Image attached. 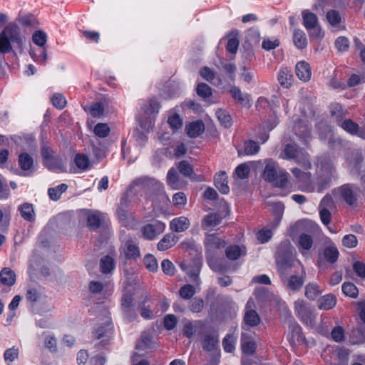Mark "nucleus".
I'll list each match as a JSON object with an SVG mask.
<instances>
[{
  "mask_svg": "<svg viewBox=\"0 0 365 365\" xmlns=\"http://www.w3.org/2000/svg\"><path fill=\"white\" fill-rule=\"evenodd\" d=\"M24 38L19 26L16 23H10L0 33V48L4 53H9L12 50L11 43L21 48Z\"/></svg>",
  "mask_w": 365,
  "mask_h": 365,
  "instance_id": "f257e3e1",
  "label": "nucleus"
},
{
  "mask_svg": "<svg viewBox=\"0 0 365 365\" xmlns=\"http://www.w3.org/2000/svg\"><path fill=\"white\" fill-rule=\"evenodd\" d=\"M263 176L265 180L273 183L277 187H284L287 183L288 173L278 170L277 163L272 159L265 160Z\"/></svg>",
  "mask_w": 365,
  "mask_h": 365,
  "instance_id": "f03ea898",
  "label": "nucleus"
},
{
  "mask_svg": "<svg viewBox=\"0 0 365 365\" xmlns=\"http://www.w3.org/2000/svg\"><path fill=\"white\" fill-rule=\"evenodd\" d=\"M281 155L286 160H294L298 165L306 170L312 168L309 155L304 149L295 144H286Z\"/></svg>",
  "mask_w": 365,
  "mask_h": 365,
  "instance_id": "7ed1b4c3",
  "label": "nucleus"
},
{
  "mask_svg": "<svg viewBox=\"0 0 365 365\" xmlns=\"http://www.w3.org/2000/svg\"><path fill=\"white\" fill-rule=\"evenodd\" d=\"M302 24L312 39L320 41L324 36L318 16L308 9L302 11Z\"/></svg>",
  "mask_w": 365,
  "mask_h": 365,
  "instance_id": "20e7f679",
  "label": "nucleus"
},
{
  "mask_svg": "<svg viewBox=\"0 0 365 365\" xmlns=\"http://www.w3.org/2000/svg\"><path fill=\"white\" fill-rule=\"evenodd\" d=\"M32 40L40 48L31 51L30 55L34 61L44 64L47 60L46 50L44 47L47 41V35L44 31L38 30L34 33Z\"/></svg>",
  "mask_w": 365,
  "mask_h": 365,
  "instance_id": "39448f33",
  "label": "nucleus"
},
{
  "mask_svg": "<svg viewBox=\"0 0 365 365\" xmlns=\"http://www.w3.org/2000/svg\"><path fill=\"white\" fill-rule=\"evenodd\" d=\"M297 262L298 267L300 268V271L297 274H291L290 276L286 274L280 277L284 287L292 292L299 290L303 286L306 278V272L304 266L300 261Z\"/></svg>",
  "mask_w": 365,
  "mask_h": 365,
  "instance_id": "423d86ee",
  "label": "nucleus"
},
{
  "mask_svg": "<svg viewBox=\"0 0 365 365\" xmlns=\"http://www.w3.org/2000/svg\"><path fill=\"white\" fill-rule=\"evenodd\" d=\"M294 305L296 315L300 321L306 326L313 327L316 317L311 307L303 299H297Z\"/></svg>",
  "mask_w": 365,
  "mask_h": 365,
  "instance_id": "0eeeda50",
  "label": "nucleus"
},
{
  "mask_svg": "<svg viewBox=\"0 0 365 365\" xmlns=\"http://www.w3.org/2000/svg\"><path fill=\"white\" fill-rule=\"evenodd\" d=\"M121 310L125 320L128 322H133L137 318V312L133 303L132 292L125 291L121 298Z\"/></svg>",
  "mask_w": 365,
  "mask_h": 365,
  "instance_id": "6e6552de",
  "label": "nucleus"
},
{
  "mask_svg": "<svg viewBox=\"0 0 365 365\" xmlns=\"http://www.w3.org/2000/svg\"><path fill=\"white\" fill-rule=\"evenodd\" d=\"M339 193L343 200L349 206L356 207L360 193L359 187L354 184H345L338 189Z\"/></svg>",
  "mask_w": 365,
  "mask_h": 365,
  "instance_id": "1a4fd4ad",
  "label": "nucleus"
},
{
  "mask_svg": "<svg viewBox=\"0 0 365 365\" xmlns=\"http://www.w3.org/2000/svg\"><path fill=\"white\" fill-rule=\"evenodd\" d=\"M205 255H217V251L226 245L225 240H222L216 234H209L205 237Z\"/></svg>",
  "mask_w": 365,
  "mask_h": 365,
  "instance_id": "9d476101",
  "label": "nucleus"
},
{
  "mask_svg": "<svg viewBox=\"0 0 365 365\" xmlns=\"http://www.w3.org/2000/svg\"><path fill=\"white\" fill-rule=\"evenodd\" d=\"M120 254L125 259H136L140 257V250L136 241L130 237L125 240L121 245Z\"/></svg>",
  "mask_w": 365,
  "mask_h": 365,
  "instance_id": "9b49d317",
  "label": "nucleus"
},
{
  "mask_svg": "<svg viewBox=\"0 0 365 365\" xmlns=\"http://www.w3.org/2000/svg\"><path fill=\"white\" fill-rule=\"evenodd\" d=\"M113 326L111 320L107 317L105 322L94 331V336L97 339H103L101 343L104 346L108 344L113 334Z\"/></svg>",
  "mask_w": 365,
  "mask_h": 365,
  "instance_id": "f8f14e48",
  "label": "nucleus"
},
{
  "mask_svg": "<svg viewBox=\"0 0 365 365\" xmlns=\"http://www.w3.org/2000/svg\"><path fill=\"white\" fill-rule=\"evenodd\" d=\"M165 224L156 221L153 223H149L142 227L143 236L145 239L152 240L155 238L156 236L162 233L165 230Z\"/></svg>",
  "mask_w": 365,
  "mask_h": 365,
  "instance_id": "ddd939ff",
  "label": "nucleus"
},
{
  "mask_svg": "<svg viewBox=\"0 0 365 365\" xmlns=\"http://www.w3.org/2000/svg\"><path fill=\"white\" fill-rule=\"evenodd\" d=\"M297 261L299 260L290 256L279 257L277 259V266L279 277L288 274L291 268L298 267Z\"/></svg>",
  "mask_w": 365,
  "mask_h": 365,
  "instance_id": "4468645a",
  "label": "nucleus"
},
{
  "mask_svg": "<svg viewBox=\"0 0 365 365\" xmlns=\"http://www.w3.org/2000/svg\"><path fill=\"white\" fill-rule=\"evenodd\" d=\"M232 98L243 107L250 108L252 104L250 94L243 93L240 88L233 86L229 91Z\"/></svg>",
  "mask_w": 365,
  "mask_h": 365,
  "instance_id": "2eb2a0df",
  "label": "nucleus"
},
{
  "mask_svg": "<svg viewBox=\"0 0 365 365\" xmlns=\"http://www.w3.org/2000/svg\"><path fill=\"white\" fill-rule=\"evenodd\" d=\"M18 163L21 170L24 174L19 173V175L27 176L34 170V159L27 153H21L18 158Z\"/></svg>",
  "mask_w": 365,
  "mask_h": 365,
  "instance_id": "dca6fc26",
  "label": "nucleus"
},
{
  "mask_svg": "<svg viewBox=\"0 0 365 365\" xmlns=\"http://www.w3.org/2000/svg\"><path fill=\"white\" fill-rule=\"evenodd\" d=\"M338 124L349 134L365 139V131L361 130L359 125L352 120L345 119L344 120H341Z\"/></svg>",
  "mask_w": 365,
  "mask_h": 365,
  "instance_id": "f3484780",
  "label": "nucleus"
},
{
  "mask_svg": "<svg viewBox=\"0 0 365 365\" xmlns=\"http://www.w3.org/2000/svg\"><path fill=\"white\" fill-rule=\"evenodd\" d=\"M128 204L129 200L128 195L124 193L120 199V202L116 210V215L125 226H127L126 222L128 220Z\"/></svg>",
  "mask_w": 365,
  "mask_h": 365,
  "instance_id": "a211bd4d",
  "label": "nucleus"
},
{
  "mask_svg": "<svg viewBox=\"0 0 365 365\" xmlns=\"http://www.w3.org/2000/svg\"><path fill=\"white\" fill-rule=\"evenodd\" d=\"M38 339L43 346L49 350V351L52 353L57 351V341L54 334L50 332L43 331L38 336Z\"/></svg>",
  "mask_w": 365,
  "mask_h": 365,
  "instance_id": "6ab92c4d",
  "label": "nucleus"
},
{
  "mask_svg": "<svg viewBox=\"0 0 365 365\" xmlns=\"http://www.w3.org/2000/svg\"><path fill=\"white\" fill-rule=\"evenodd\" d=\"M295 72L298 78L304 82H307L312 76L310 65L305 61H299L295 66Z\"/></svg>",
  "mask_w": 365,
  "mask_h": 365,
  "instance_id": "aec40b11",
  "label": "nucleus"
},
{
  "mask_svg": "<svg viewBox=\"0 0 365 365\" xmlns=\"http://www.w3.org/2000/svg\"><path fill=\"white\" fill-rule=\"evenodd\" d=\"M295 134L302 138L304 143L307 145L311 138V128L302 121H299L294 125Z\"/></svg>",
  "mask_w": 365,
  "mask_h": 365,
  "instance_id": "412c9836",
  "label": "nucleus"
},
{
  "mask_svg": "<svg viewBox=\"0 0 365 365\" xmlns=\"http://www.w3.org/2000/svg\"><path fill=\"white\" fill-rule=\"evenodd\" d=\"M190 222L189 219L185 216L175 217L170 221V229L176 232H184L189 228Z\"/></svg>",
  "mask_w": 365,
  "mask_h": 365,
  "instance_id": "4be33fe9",
  "label": "nucleus"
},
{
  "mask_svg": "<svg viewBox=\"0 0 365 365\" xmlns=\"http://www.w3.org/2000/svg\"><path fill=\"white\" fill-rule=\"evenodd\" d=\"M227 175L225 172L217 173L214 178L215 185L222 194H227L230 192V187L227 185Z\"/></svg>",
  "mask_w": 365,
  "mask_h": 365,
  "instance_id": "5701e85b",
  "label": "nucleus"
},
{
  "mask_svg": "<svg viewBox=\"0 0 365 365\" xmlns=\"http://www.w3.org/2000/svg\"><path fill=\"white\" fill-rule=\"evenodd\" d=\"M298 245L299 252L302 255L305 256L313 245L312 236L307 233H301L298 238Z\"/></svg>",
  "mask_w": 365,
  "mask_h": 365,
  "instance_id": "b1692460",
  "label": "nucleus"
},
{
  "mask_svg": "<svg viewBox=\"0 0 365 365\" xmlns=\"http://www.w3.org/2000/svg\"><path fill=\"white\" fill-rule=\"evenodd\" d=\"M277 79L279 84L284 88H288L292 84L293 74L288 68H281L279 71Z\"/></svg>",
  "mask_w": 365,
  "mask_h": 365,
  "instance_id": "393cba45",
  "label": "nucleus"
},
{
  "mask_svg": "<svg viewBox=\"0 0 365 365\" xmlns=\"http://www.w3.org/2000/svg\"><path fill=\"white\" fill-rule=\"evenodd\" d=\"M219 345V336L217 334H207L203 337L202 341V349L206 351H212Z\"/></svg>",
  "mask_w": 365,
  "mask_h": 365,
  "instance_id": "a878e982",
  "label": "nucleus"
},
{
  "mask_svg": "<svg viewBox=\"0 0 365 365\" xmlns=\"http://www.w3.org/2000/svg\"><path fill=\"white\" fill-rule=\"evenodd\" d=\"M187 134L190 138H196L205 130V125L202 120H196L186 125Z\"/></svg>",
  "mask_w": 365,
  "mask_h": 365,
  "instance_id": "bb28decb",
  "label": "nucleus"
},
{
  "mask_svg": "<svg viewBox=\"0 0 365 365\" xmlns=\"http://www.w3.org/2000/svg\"><path fill=\"white\" fill-rule=\"evenodd\" d=\"M336 298L332 294H327L321 297L317 301V306L319 309L329 310L335 307Z\"/></svg>",
  "mask_w": 365,
  "mask_h": 365,
  "instance_id": "cd10ccee",
  "label": "nucleus"
},
{
  "mask_svg": "<svg viewBox=\"0 0 365 365\" xmlns=\"http://www.w3.org/2000/svg\"><path fill=\"white\" fill-rule=\"evenodd\" d=\"M207 262L212 270L216 272L225 273L227 267L222 261L216 257V255H205Z\"/></svg>",
  "mask_w": 365,
  "mask_h": 365,
  "instance_id": "c85d7f7f",
  "label": "nucleus"
},
{
  "mask_svg": "<svg viewBox=\"0 0 365 365\" xmlns=\"http://www.w3.org/2000/svg\"><path fill=\"white\" fill-rule=\"evenodd\" d=\"M245 255L246 249L245 247L235 245H230L225 249V255L230 260H236Z\"/></svg>",
  "mask_w": 365,
  "mask_h": 365,
  "instance_id": "c756f323",
  "label": "nucleus"
},
{
  "mask_svg": "<svg viewBox=\"0 0 365 365\" xmlns=\"http://www.w3.org/2000/svg\"><path fill=\"white\" fill-rule=\"evenodd\" d=\"M15 282L16 274L9 267L2 269L0 272V284L7 287H11Z\"/></svg>",
  "mask_w": 365,
  "mask_h": 365,
  "instance_id": "7c9ffc66",
  "label": "nucleus"
},
{
  "mask_svg": "<svg viewBox=\"0 0 365 365\" xmlns=\"http://www.w3.org/2000/svg\"><path fill=\"white\" fill-rule=\"evenodd\" d=\"M221 222V217L217 213H210L205 215L202 221V227L205 230H210L218 225Z\"/></svg>",
  "mask_w": 365,
  "mask_h": 365,
  "instance_id": "2f4dec72",
  "label": "nucleus"
},
{
  "mask_svg": "<svg viewBox=\"0 0 365 365\" xmlns=\"http://www.w3.org/2000/svg\"><path fill=\"white\" fill-rule=\"evenodd\" d=\"M178 240V237L175 236L174 235L167 234L158 243V250L160 251L166 250L174 246L176 244Z\"/></svg>",
  "mask_w": 365,
  "mask_h": 365,
  "instance_id": "473e14b6",
  "label": "nucleus"
},
{
  "mask_svg": "<svg viewBox=\"0 0 365 365\" xmlns=\"http://www.w3.org/2000/svg\"><path fill=\"white\" fill-rule=\"evenodd\" d=\"M293 41L297 48H304L307 46V38L304 31L295 29L293 32Z\"/></svg>",
  "mask_w": 365,
  "mask_h": 365,
  "instance_id": "72a5a7b5",
  "label": "nucleus"
},
{
  "mask_svg": "<svg viewBox=\"0 0 365 365\" xmlns=\"http://www.w3.org/2000/svg\"><path fill=\"white\" fill-rule=\"evenodd\" d=\"M203 323L201 321H196L195 323L187 322L183 327V334L188 339H191L195 334L197 329L202 328Z\"/></svg>",
  "mask_w": 365,
  "mask_h": 365,
  "instance_id": "f704fd0d",
  "label": "nucleus"
},
{
  "mask_svg": "<svg viewBox=\"0 0 365 365\" xmlns=\"http://www.w3.org/2000/svg\"><path fill=\"white\" fill-rule=\"evenodd\" d=\"M101 271L103 274L110 273L115 268V261L109 255L103 257L100 260Z\"/></svg>",
  "mask_w": 365,
  "mask_h": 365,
  "instance_id": "c9c22d12",
  "label": "nucleus"
},
{
  "mask_svg": "<svg viewBox=\"0 0 365 365\" xmlns=\"http://www.w3.org/2000/svg\"><path fill=\"white\" fill-rule=\"evenodd\" d=\"M102 217L100 212H96L88 215L87 225L91 230H96L100 227Z\"/></svg>",
  "mask_w": 365,
  "mask_h": 365,
  "instance_id": "e433bc0d",
  "label": "nucleus"
},
{
  "mask_svg": "<svg viewBox=\"0 0 365 365\" xmlns=\"http://www.w3.org/2000/svg\"><path fill=\"white\" fill-rule=\"evenodd\" d=\"M322 289L315 283H308L305 286V297L310 299H315L319 294L322 293Z\"/></svg>",
  "mask_w": 365,
  "mask_h": 365,
  "instance_id": "4c0bfd02",
  "label": "nucleus"
},
{
  "mask_svg": "<svg viewBox=\"0 0 365 365\" xmlns=\"http://www.w3.org/2000/svg\"><path fill=\"white\" fill-rule=\"evenodd\" d=\"M244 322L246 326L256 327L260 322V318L257 312L255 310H247L244 317Z\"/></svg>",
  "mask_w": 365,
  "mask_h": 365,
  "instance_id": "58836bf2",
  "label": "nucleus"
},
{
  "mask_svg": "<svg viewBox=\"0 0 365 365\" xmlns=\"http://www.w3.org/2000/svg\"><path fill=\"white\" fill-rule=\"evenodd\" d=\"M289 330L292 332V336L295 338L298 342L304 341L305 338L302 334L301 327L292 318L289 323Z\"/></svg>",
  "mask_w": 365,
  "mask_h": 365,
  "instance_id": "ea45409f",
  "label": "nucleus"
},
{
  "mask_svg": "<svg viewBox=\"0 0 365 365\" xmlns=\"http://www.w3.org/2000/svg\"><path fill=\"white\" fill-rule=\"evenodd\" d=\"M268 205L272 207V212L275 217V226L278 225L281 219L282 218L284 210V205L280 202H267Z\"/></svg>",
  "mask_w": 365,
  "mask_h": 365,
  "instance_id": "a19ab883",
  "label": "nucleus"
},
{
  "mask_svg": "<svg viewBox=\"0 0 365 365\" xmlns=\"http://www.w3.org/2000/svg\"><path fill=\"white\" fill-rule=\"evenodd\" d=\"M19 210L21 217L29 222H31L35 218L34 210L32 204L24 203L19 207Z\"/></svg>",
  "mask_w": 365,
  "mask_h": 365,
  "instance_id": "79ce46f5",
  "label": "nucleus"
},
{
  "mask_svg": "<svg viewBox=\"0 0 365 365\" xmlns=\"http://www.w3.org/2000/svg\"><path fill=\"white\" fill-rule=\"evenodd\" d=\"M182 269L190 276V279L197 282L199 279V273L201 267V263L198 262H193L194 267H187L185 264L180 265Z\"/></svg>",
  "mask_w": 365,
  "mask_h": 365,
  "instance_id": "37998d69",
  "label": "nucleus"
},
{
  "mask_svg": "<svg viewBox=\"0 0 365 365\" xmlns=\"http://www.w3.org/2000/svg\"><path fill=\"white\" fill-rule=\"evenodd\" d=\"M68 185L65 183L58 185L56 187H51L48 190L49 197L54 201L60 199L61 195L66 191Z\"/></svg>",
  "mask_w": 365,
  "mask_h": 365,
  "instance_id": "c03bdc74",
  "label": "nucleus"
},
{
  "mask_svg": "<svg viewBox=\"0 0 365 365\" xmlns=\"http://www.w3.org/2000/svg\"><path fill=\"white\" fill-rule=\"evenodd\" d=\"M326 19L331 26H336L341 23L342 17L335 9H331L326 14Z\"/></svg>",
  "mask_w": 365,
  "mask_h": 365,
  "instance_id": "a18cd8bd",
  "label": "nucleus"
},
{
  "mask_svg": "<svg viewBox=\"0 0 365 365\" xmlns=\"http://www.w3.org/2000/svg\"><path fill=\"white\" fill-rule=\"evenodd\" d=\"M179 175L175 168H170L167 174V182L173 189H179Z\"/></svg>",
  "mask_w": 365,
  "mask_h": 365,
  "instance_id": "49530a36",
  "label": "nucleus"
},
{
  "mask_svg": "<svg viewBox=\"0 0 365 365\" xmlns=\"http://www.w3.org/2000/svg\"><path fill=\"white\" fill-rule=\"evenodd\" d=\"M74 163L77 168L81 170H86L89 168L90 161L87 155L78 153L74 158Z\"/></svg>",
  "mask_w": 365,
  "mask_h": 365,
  "instance_id": "de8ad7c7",
  "label": "nucleus"
},
{
  "mask_svg": "<svg viewBox=\"0 0 365 365\" xmlns=\"http://www.w3.org/2000/svg\"><path fill=\"white\" fill-rule=\"evenodd\" d=\"M324 257L328 262L333 264L336 262L338 259L339 251L335 247H327L324 250Z\"/></svg>",
  "mask_w": 365,
  "mask_h": 365,
  "instance_id": "09e8293b",
  "label": "nucleus"
},
{
  "mask_svg": "<svg viewBox=\"0 0 365 365\" xmlns=\"http://www.w3.org/2000/svg\"><path fill=\"white\" fill-rule=\"evenodd\" d=\"M110 129L107 123H97L93 129L94 134L101 138H106L109 135Z\"/></svg>",
  "mask_w": 365,
  "mask_h": 365,
  "instance_id": "8fccbe9b",
  "label": "nucleus"
},
{
  "mask_svg": "<svg viewBox=\"0 0 365 365\" xmlns=\"http://www.w3.org/2000/svg\"><path fill=\"white\" fill-rule=\"evenodd\" d=\"M341 289L346 296L351 298H356L358 297V289L356 285L351 282H344L342 284Z\"/></svg>",
  "mask_w": 365,
  "mask_h": 365,
  "instance_id": "3c124183",
  "label": "nucleus"
},
{
  "mask_svg": "<svg viewBox=\"0 0 365 365\" xmlns=\"http://www.w3.org/2000/svg\"><path fill=\"white\" fill-rule=\"evenodd\" d=\"M216 115L219 121L225 128H228L232 125L231 116L225 110H218Z\"/></svg>",
  "mask_w": 365,
  "mask_h": 365,
  "instance_id": "603ef678",
  "label": "nucleus"
},
{
  "mask_svg": "<svg viewBox=\"0 0 365 365\" xmlns=\"http://www.w3.org/2000/svg\"><path fill=\"white\" fill-rule=\"evenodd\" d=\"M143 263L146 269L150 272H155L158 270V265L155 257L152 255H146L143 259Z\"/></svg>",
  "mask_w": 365,
  "mask_h": 365,
  "instance_id": "864d4df0",
  "label": "nucleus"
},
{
  "mask_svg": "<svg viewBox=\"0 0 365 365\" xmlns=\"http://www.w3.org/2000/svg\"><path fill=\"white\" fill-rule=\"evenodd\" d=\"M195 294V289L192 285L190 284L183 285L179 290L180 296L184 299H191Z\"/></svg>",
  "mask_w": 365,
  "mask_h": 365,
  "instance_id": "5fc2aeb1",
  "label": "nucleus"
},
{
  "mask_svg": "<svg viewBox=\"0 0 365 365\" xmlns=\"http://www.w3.org/2000/svg\"><path fill=\"white\" fill-rule=\"evenodd\" d=\"M294 176L299 181L305 184H308L310 181L311 174L309 172H303L299 168L292 169Z\"/></svg>",
  "mask_w": 365,
  "mask_h": 365,
  "instance_id": "6e6d98bb",
  "label": "nucleus"
},
{
  "mask_svg": "<svg viewBox=\"0 0 365 365\" xmlns=\"http://www.w3.org/2000/svg\"><path fill=\"white\" fill-rule=\"evenodd\" d=\"M19 350L18 348L13 346L12 348L7 349L4 351V357L6 363L9 365L15 359H18Z\"/></svg>",
  "mask_w": 365,
  "mask_h": 365,
  "instance_id": "4d7b16f0",
  "label": "nucleus"
},
{
  "mask_svg": "<svg viewBox=\"0 0 365 365\" xmlns=\"http://www.w3.org/2000/svg\"><path fill=\"white\" fill-rule=\"evenodd\" d=\"M235 339L232 334H227L222 340V346L225 352L232 353L235 350Z\"/></svg>",
  "mask_w": 365,
  "mask_h": 365,
  "instance_id": "13d9d810",
  "label": "nucleus"
},
{
  "mask_svg": "<svg viewBox=\"0 0 365 365\" xmlns=\"http://www.w3.org/2000/svg\"><path fill=\"white\" fill-rule=\"evenodd\" d=\"M197 94L201 98H208L212 95V88L205 83L197 84L196 88Z\"/></svg>",
  "mask_w": 365,
  "mask_h": 365,
  "instance_id": "bf43d9fd",
  "label": "nucleus"
},
{
  "mask_svg": "<svg viewBox=\"0 0 365 365\" xmlns=\"http://www.w3.org/2000/svg\"><path fill=\"white\" fill-rule=\"evenodd\" d=\"M334 45L339 51L345 52L349 48V40L345 36H339L335 40Z\"/></svg>",
  "mask_w": 365,
  "mask_h": 365,
  "instance_id": "052dcab7",
  "label": "nucleus"
},
{
  "mask_svg": "<svg viewBox=\"0 0 365 365\" xmlns=\"http://www.w3.org/2000/svg\"><path fill=\"white\" fill-rule=\"evenodd\" d=\"M51 102L54 107L60 110L64 108L66 105V100L61 93H54L51 98Z\"/></svg>",
  "mask_w": 365,
  "mask_h": 365,
  "instance_id": "680f3d73",
  "label": "nucleus"
},
{
  "mask_svg": "<svg viewBox=\"0 0 365 365\" xmlns=\"http://www.w3.org/2000/svg\"><path fill=\"white\" fill-rule=\"evenodd\" d=\"M178 169L181 174L187 177H190L193 173L192 166L186 160L180 161Z\"/></svg>",
  "mask_w": 365,
  "mask_h": 365,
  "instance_id": "e2e57ef3",
  "label": "nucleus"
},
{
  "mask_svg": "<svg viewBox=\"0 0 365 365\" xmlns=\"http://www.w3.org/2000/svg\"><path fill=\"white\" fill-rule=\"evenodd\" d=\"M152 337L148 334H143L140 341L136 344V349H147L151 348Z\"/></svg>",
  "mask_w": 365,
  "mask_h": 365,
  "instance_id": "0e129e2a",
  "label": "nucleus"
},
{
  "mask_svg": "<svg viewBox=\"0 0 365 365\" xmlns=\"http://www.w3.org/2000/svg\"><path fill=\"white\" fill-rule=\"evenodd\" d=\"M259 150L258 143L254 140H248L245 143L244 151L246 155H255Z\"/></svg>",
  "mask_w": 365,
  "mask_h": 365,
  "instance_id": "69168bd1",
  "label": "nucleus"
},
{
  "mask_svg": "<svg viewBox=\"0 0 365 365\" xmlns=\"http://www.w3.org/2000/svg\"><path fill=\"white\" fill-rule=\"evenodd\" d=\"M250 172V169L246 163H242L239 165L235 169V174L239 178L242 180L247 178Z\"/></svg>",
  "mask_w": 365,
  "mask_h": 365,
  "instance_id": "338daca9",
  "label": "nucleus"
},
{
  "mask_svg": "<svg viewBox=\"0 0 365 365\" xmlns=\"http://www.w3.org/2000/svg\"><path fill=\"white\" fill-rule=\"evenodd\" d=\"M241 348L243 353L252 354L256 349V343L254 340L241 341Z\"/></svg>",
  "mask_w": 365,
  "mask_h": 365,
  "instance_id": "774afa93",
  "label": "nucleus"
}]
</instances>
